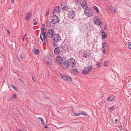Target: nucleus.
I'll list each match as a JSON object with an SVG mask.
<instances>
[{"label": "nucleus", "mask_w": 131, "mask_h": 131, "mask_svg": "<svg viewBox=\"0 0 131 131\" xmlns=\"http://www.w3.org/2000/svg\"><path fill=\"white\" fill-rule=\"evenodd\" d=\"M54 39H53L54 42L53 44L54 46L57 47V42L61 40L60 36L58 34H56L54 36Z\"/></svg>", "instance_id": "1"}, {"label": "nucleus", "mask_w": 131, "mask_h": 131, "mask_svg": "<svg viewBox=\"0 0 131 131\" xmlns=\"http://www.w3.org/2000/svg\"><path fill=\"white\" fill-rule=\"evenodd\" d=\"M92 68V66H89L87 67H85L83 70L82 74L84 75H86L89 73L91 71Z\"/></svg>", "instance_id": "2"}, {"label": "nucleus", "mask_w": 131, "mask_h": 131, "mask_svg": "<svg viewBox=\"0 0 131 131\" xmlns=\"http://www.w3.org/2000/svg\"><path fill=\"white\" fill-rule=\"evenodd\" d=\"M75 12L74 10H69L67 14V16L68 18L73 19L75 17Z\"/></svg>", "instance_id": "3"}, {"label": "nucleus", "mask_w": 131, "mask_h": 131, "mask_svg": "<svg viewBox=\"0 0 131 131\" xmlns=\"http://www.w3.org/2000/svg\"><path fill=\"white\" fill-rule=\"evenodd\" d=\"M94 23L97 25L100 26V28H101V27L102 25V23L98 17L96 16H95L94 17Z\"/></svg>", "instance_id": "4"}, {"label": "nucleus", "mask_w": 131, "mask_h": 131, "mask_svg": "<svg viewBox=\"0 0 131 131\" xmlns=\"http://www.w3.org/2000/svg\"><path fill=\"white\" fill-rule=\"evenodd\" d=\"M108 47L107 44L105 42H103L102 43V52L105 54L107 53L105 52V51L108 49Z\"/></svg>", "instance_id": "5"}, {"label": "nucleus", "mask_w": 131, "mask_h": 131, "mask_svg": "<svg viewBox=\"0 0 131 131\" xmlns=\"http://www.w3.org/2000/svg\"><path fill=\"white\" fill-rule=\"evenodd\" d=\"M84 12L86 15L88 17H90L93 14L92 9L88 8L85 9Z\"/></svg>", "instance_id": "6"}, {"label": "nucleus", "mask_w": 131, "mask_h": 131, "mask_svg": "<svg viewBox=\"0 0 131 131\" xmlns=\"http://www.w3.org/2000/svg\"><path fill=\"white\" fill-rule=\"evenodd\" d=\"M69 61L67 60H64V61L62 62L61 64L62 67L64 69H66L68 68L69 66Z\"/></svg>", "instance_id": "7"}, {"label": "nucleus", "mask_w": 131, "mask_h": 131, "mask_svg": "<svg viewBox=\"0 0 131 131\" xmlns=\"http://www.w3.org/2000/svg\"><path fill=\"white\" fill-rule=\"evenodd\" d=\"M51 22L54 24L58 23L59 21V17L56 15H53L52 17Z\"/></svg>", "instance_id": "8"}, {"label": "nucleus", "mask_w": 131, "mask_h": 131, "mask_svg": "<svg viewBox=\"0 0 131 131\" xmlns=\"http://www.w3.org/2000/svg\"><path fill=\"white\" fill-rule=\"evenodd\" d=\"M60 75L62 79L64 80L67 81H72V79L70 77H68L66 75L64 74H62L61 73L60 74Z\"/></svg>", "instance_id": "9"}, {"label": "nucleus", "mask_w": 131, "mask_h": 131, "mask_svg": "<svg viewBox=\"0 0 131 131\" xmlns=\"http://www.w3.org/2000/svg\"><path fill=\"white\" fill-rule=\"evenodd\" d=\"M65 59L64 58H61L59 56H58L56 58L57 61L58 63L59 64H61Z\"/></svg>", "instance_id": "10"}, {"label": "nucleus", "mask_w": 131, "mask_h": 131, "mask_svg": "<svg viewBox=\"0 0 131 131\" xmlns=\"http://www.w3.org/2000/svg\"><path fill=\"white\" fill-rule=\"evenodd\" d=\"M46 33H40V39L44 43L46 42Z\"/></svg>", "instance_id": "11"}, {"label": "nucleus", "mask_w": 131, "mask_h": 131, "mask_svg": "<svg viewBox=\"0 0 131 131\" xmlns=\"http://www.w3.org/2000/svg\"><path fill=\"white\" fill-rule=\"evenodd\" d=\"M83 56L85 58H88L90 57L91 54L89 51H84L83 53Z\"/></svg>", "instance_id": "12"}, {"label": "nucleus", "mask_w": 131, "mask_h": 131, "mask_svg": "<svg viewBox=\"0 0 131 131\" xmlns=\"http://www.w3.org/2000/svg\"><path fill=\"white\" fill-rule=\"evenodd\" d=\"M61 10L60 7L58 6H57L55 7L53 11V15L56 14V13L60 12Z\"/></svg>", "instance_id": "13"}, {"label": "nucleus", "mask_w": 131, "mask_h": 131, "mask_svg": "<svg viewBox=\"0 0 131 131\" xmlns=\"http://www.w3.org/2000/svg\"><path fill=\"white\" fill-rule=\"evenodd\" d=\"M71 63V66L72 67H74L76 65V62L75 60L73 58H71L69 59Z\"/></svg>", "instance_id": "14"}, {"label": "nucleus", "mask_w": 131, "mask_h": 131, "mask_svg": "<svg viewBox=\"0 0 131 131\" xmlns=\"http://www.w3.org/2000/svg\"><path fill=\"white\" fill-rule=\"evenodd\" d=\"M80 4L82 7L85 9L88 8V5L85 1L84 0L82 2H81Z\"/></svg>", "instance_id": "15"}, {"label": "nucleus", "mask_w": 131, "mask_h": 131, "mask_svg": "<svg viewBox=\"0 0 131 131\" xmlns=\"http://www.w3.org/2000/svg\"><path fill=\"white\" fill-rule=\"evenodd\" d=\"M54 53L56 55L59 54L60 51V48L59 47H58L54 49Z\"/></svg>", "instance_id": "16"}, {"label": "nucleus", "mask_w": 131, "mask_h": 131, "mask_svg": "<svg viewBox=\"0 0 131 131\" xmlns=\"http://www.w3.org/2000/svg\"><path fill=\"white\" fill-rule=\"evenodd\" d=\"M31 15L32 14L31 12L27 14L25 16V19L28 21H29L31 17Z\"/></svg>", "instance_id": "17"}, {"label": "nucleus", "mask_w": 131, "mask_h": 131, "mask_svg": "<svg viewBox=\"0 0 131 131\" xmlns=\"http://www.w3.org/2000/svg\"><path fill=\"white\" fill-rule=\"evenodd\" d=\"M115 98V97L114 96L112 95L108 97L107 99V100L108 102H112L114 100Z\"/></svg>", "instance_id": "18"}, {"label": "nucleus", "mask_w": 131, "mask_h": 131, "mask_svg": "<svg viewBox=\"0 0 131 131\" xmlns=\"http://www.w3.org/2000/svg\"><path fill=\"white\" fill-rule=\"evenodd\" d=\"M71 72L74 74H77L78 73V70L76 69H73L71 70Z\"/></svg>", "instance_id": "19"}, {"label": "nucleus", "mask_w": 131, "mask_h": 131, "mask_svg": "<svg viewBox=\"0 0 131 131\" xmlns=\"http://www.w3.org/2000/svg\"><path fill=\"white\" fill-rule=\"evenodd\" d=\"M68 45H66L64 46H63L62 47H61V51L62 52L63 51V50H64L63 51H64L65 50H66L67 49H68Z\"/></svg>", "instance_id": "20"}, {"label": "nucleus", "mask_w": 131, "mask_h": 131, "mask_svg": "<svg viewBox=\"0 0 131 131\" xmlns=\"http://www.w3.org/2000/svg\"><path fill=\"white\" fill-rule=\"evenodd\" d=\"M32 52L36 55L38 54L39 53V51L38 49H36V48H34L32 50Z\"/></svg>", "instance_id": "21"}, {"label": "nucleus", "mask_w": 131, "mask_h": 131, "mask_svg": "<svg viewBox=\"0 0 131 131\" xmlns=\"http://www.w3.org/2000/svg\"><path fill=\"white\" fill-rule=\"evenodd\" d=\"M110 63V61L109 60H108L106 61L104 63V66L105 67H107L108 66Z\"/></svg>", "instance_id": "22"}, {"label": "nucleus", "mask_w": 131, "mask_h": 131, "mask_svg": "<svg viewBox=\"0 0 131 131\" xmlns=\"http://www.w3.org/2000/svg\"><path fill=\"white\" fill-rule=\"evenodd\" d=\"M110 10L113 13H115L116 12L115 9L114 7L113 6H111L109 8Z\"/></svg>", "instance_id": "23"}, {"label": "nucleus", "mask_w": 131, "mask_h": 131, "mask_svg": "<svg viewBox=\"0 0 131 131\" xmlns=\"http://www.w3.org/2000/svg\"><path fill=\"white\" fill-rule=\"evenodd\" d=\"M46 35L49 37L51 38L53 36V33H46Z\"/></svg>", "instance_id": "24"}, {"label": "nucleus", "mask_w": 131, "mask_h": 131, "mask_svg": "<svg viewBox=\"0 0 131 131\" xmlns=\"http://www.w3.org/2000/svg\"><path fill=\"white\" fill-rule=\"evenodd\" d=\"M70 7L68 6H66L63 7L62 8V9L63 10H67L68 9H69Z\"/></svg>", "instance_id": "25"}, {"label": "nucleus", "mask_w": 131, "mask_h": 131, "mask_svg": "<svg viewBox=\"0 0 131 131\" xmlns=\"http://www.w3.org/2000/svg\"><path fill=\"white\" fill-rule=\"evenodd\" d=\"M107 37V35L106 33H103L102 35V39H104L106 38Z\"/></svg>", "instance_id": "26"}, {"label": "nucleus", "mask_w": 131, "mask_h": 131, "mask_svg": "<svg viewBox=\"0 0 131 131\" xmlns=\"http://www.w3.org/2000/svg\"><path fill=\"white\" fill-rule=\"evenodd\" d=\"M96 66H97V67L98 68L102 65V64L101 62H98L97 63Z\"/></svg>", "instance_id": "27"}, {"label": "nucleus", "mask_w": 131, "mask_h": 131, "mask_svg": "<svg viewBox=\"0 0 131 131\" xmlns=\"http://www.w3.org/2000/svg\"><path fill=\"white\" fill-rule=\"evenodd\" d=\"M54 30L53 29H49L48 31V33H54Z\"/></svg>", "instance_id": "28"}, {"label": "nucleus", "mask_w": 131, "mask_h": 131, "mask_svg": "<svg viewBox=\"0 0 131 131\" xmlns=\"http://www.w3.org/2000/svg\"><path fill=\"white\" fill-rule=\"evenodd\" d=\"M10 86L15 90H17V89L16 87L13 84H11L10 85Z\"/></svg>", "instance_id": "29"}, {"label": "nucleus", "mask_w": 131, "mask_h": 131, "mask_svg": "<svg viewBox=\"0 0 131 131\" xmlns=\"http://www.w3.org/2000/svg\"><path fill=\"white\" fill-rule=\"evenodd\" d=\"M80 115H82L84 116H86V115H87V113H85L81 112H80Z\"/></svg>", "instance_id": "30"}, {"label": "nucleus", "mask_w": 131, "mask_h": 131, "mask_svg": "<svg viewBox=\"0 0 131 131\" xmlns=\"http://www.w3.org/2000/svg\"><path fill=\"white\" fill-rule=\"evenodd\" d=\"M115 109V107L114 106H113L109 109V110L110 111L114 110Z\"/></svg>", "instance_id": "31"}, {"label": "nucleus", "mask_w": 131, "mask_h": 131, "mask_svg": "<svg viewBox=\"0 0 131 131\" xmlns=\"http://www.w3.org/2000/svg\"><path fill=\"white\" fill-rule=\"evenodd\" d=\"M128 46L129 48L131 49V42H129L128 43Z\"/></svg>", "instance_id": "32"}, {"label": "nucleus", "mask_w": 131, "mask_h": 131, "mask_svg": "<svg viewBox=\"0 0 131 131\" xmlns=\"http://www.w3.org/2000/svg\"><path fill=\"white\" fill-rule=\"evenodd\" d=\"M45 27H43L41 30V31L43 32V33H46V32H45Z\"/></svg>", "instance_id": "33"}, {"label": "nucleus", "mask_w": 131, "mask_h": 131, "mask_svg": "<svg viewBox=\"0 0 131 131\" xmlns=\"http://www.w3.org/2000/svg\"><path fill=\"white\" fill-rule=\"evenodd\" d=\"M12 97L14 99L16 97V95L15 94H14L12 95Z\"/></svg>", "instance_id": "34"}, {"label": "nucleus", "mask_w": 131, "mask_h": 131, "mask_svg": "<svg viewBox=\"0 0 131 131\" xmlns=\"http://www.w3.org/2000/svg\"><path fill=\"white\" fill-rule=\"evenodd\" d=\"M18 79L19 80V81H20V82H21L22 83H24V81H23V80H22L21 79L19 78V79Z\"/></svg>", "instance_id": "35"}, {"label": "nucleus", "mask_w": 131, "mask_h": 131, "mask_svg": "<svg viewBox=\"0 0 131 131\" xmlns=\"http://www.w3.org/2000/svg\"><path fill=\"white\" fill-rule=\"evenodd\" d=\"M27 34H26L23 37V41H24V39H25V37L26 36H27Z\"/></svg>", "instance_id": "36"}, {"label": "nucleus", "mask_w": 131, "mask_h": 131, "mask_svg": "<svg viewBox=\"0 0 131 131\" xmlns=\"http://www.w3.org/2000/svg\"><path fill=\"white\" fill-rule=\"evenodd\" d=\"M41 124L42 125H44V124H45V123L43 119L42 120V121H41Z\"/></svg>", "instance_id": "37"}, {"label": "nucleus", "mask_w": 131, "mask_h": 131, "mask_svg": "<svg viewBox=\"0 0 131 131\" xmlns=\"http://www.w3.org/2000/svg\"><path fill=\"white\" fill-rule=\"evenodd\" d=\"M38 118L41 121H42V120L43 119V118L39 117H38Z\"/></svg>", "instance_id": "38"}, {"label": "nucleus", "mask_w": 131, "mask_h": 131, "mask_svg": "<svg viewBox=\"0 0 131 131\" xmlns=\"http://www.w3.org/2000/svg\"><path fill=\"white\" fill-rule=\"evenodd\" d=\"M43 125V126L45 128H47L48 127L47 126L45 125V124L44 125Z\"/></svg>", "instance_id": "39"}, {"label": "nucleus", "mask_w": 131, "mask_h": 131, "mask_svg": "<svg viewBox=\"0 0 131 131\" xmlns=\"http://www.w3.org/2000/svg\"><path fill=\"white\" fill-rule=\"evenodd\" d=\"M80 113H76V115H75V116H78L80 115Z\"/></svg>", "instance_id": "40"}, {"label": "nucleus", "mask_w": 131, "mask_h": 131, "mask_svg": "<svg viewBox=\"0 0 131 131\" xmlns=\"http://www.w3.org/2000/svg\"><path fill=\"white\" fill-rule=\"evenodd\" d=\"M95 10V11L96 12L98 13L99 12V10L98 8H97Z\"/></svg>", "instance_id": "41"}, {"label": "nucleus", "mask_w": 131, "mask_h": 131, "mask_svg": "<svg viewBox=\"0 0 131 131\" xmlns=\"http://www.w3.org/2000/svg\"><path fill=\"white\" fill-rule=\"evenodd\" d=\"M100 32V33H105V31L103 30H101V31Z\"/></svg>", "instance_id": "42"}, {"label": "nucleus", "mask_w": 131, "mask_h": 131, "mask_svg": "<svg viewBox=\"0 0 131 131\" xmlns=\"http://www.w3.org/2000/svg\"><path fill=\"white\" fill-rule=\"evenodd\" d=\"M97 8V7L96 6H94V7H93V8L95 9V10Z\"/></svg>", "instance_id": "43"}, {"label": "nucleus", "mask_w": 131, "mask_h": 131, "mask_svg": "<svg viewBox=\"0 0 131 131\" xmlns=\"http://www.w3.org/2000/svg\"><path fill=\"white\" fill-rule=\"evenodd\" d=\"M49 10L47 12V13L46 14V15L47 16L48 15H49Z\"/></svg>", "instance_id": "44"}, {"label": "nucleus", "mask_w": 131, "mask_h": 131, "mask_svg": "<svg viewBox=\"0 0 131 131\" xmlns=\"http://www.w3.org/2000/svg\"><path fill=\"white\" fill-rule=\"evenodd\" d=\"M73 114H74V115L75 116L76 114V112L75 111H74L73 112Z\"/></svg>", "instance_id": "45"}, {"label": "nucleus", "mask_w": 131, "mask_h": 131, "mask_svg": "<svg viewBox=\"0 0 131 131\" xmlns=\"http://www.w3.org/2000/svg\"><path fill=\"white\" fill-rule=\"evenodd\" d=\"M11 3H13L14 2V0H11Z\"/></svg>", "instance_id": "46"}, {"label": "nucleus", "mask_w": 131, "mask_h": 131, "mask_svg": "<svg viewBox=\"0 0 131 131\" xmlns=\"http://www.w3.org/2000/svg\"><path fill=\"white\" fill-rule=\"evenodd\" d=\"M37 24V22L36 21L34 23V25H35Z\"/></svg>", "instance_id": "47"}, {"label": "nucleus", "mask_w": 131, "mask_h": 131, "mask_svg": "<svg viewBox=\"0 0 131 131\" xmlns=\"http://www.w3.org/2000/svg\"><path fill=\"white\" fill-rule=\"evenodd\" d=\"M119 129H120V130H121L122 129V127H119Z\"/></svg>", "instance_id": "48"}, {"label": "nucleus", "mask_w": 131, "mask_h": 131, "mask_svg": "<svg viewBox=\"0 0 131 131\" xmlns=\"http://www.w3.org/2000/svg\"><path fill=\"white\" fill-rule=\"evenodd\" d=\"M43 27H45V25L44 24H43Z\"/></svg>", "instance_id": "49"}, {"label": "nucleus", "mask_w": 131, "mask_h": 131, "mask_svg": "<svg viewBox=\"0 0 131 131\" xmlns=\"http://www.w3.org/2000/svg\"><path fill=\"white\" fill-rule=\"evenodd\" d=\"M7 33H10V31L9 30H7Z\"/></svg>", "instance_id": "50"}, {"label": "nucleus", "mask_w": 131, "mask_h": 131, "mask_svg": "<svg viewBox=\"0 0 131 131\" xmlns=\"http://www.w3.org/2000/svg\"><path fill=\"white\" fill-rule=\"evenodd\" d=\"M20 58L21 59H22L23 58V57L22 56H20Z\"/></svg>", "instance_id": "51"}, {"label": "nucleus", "mask_w": 131, "mask_h": 131, "mask_svg": "<svg viewBox=\"0 0 131 131\" xmlns=\"http://www.w3.org/2000/svg\"><path fill=\"white\" fill-rule=\"evenodd\" d=\"M115 121L116 122H117V119H115Z\"/></svg>", "instance_id": "52"}, {"label": "nucleus", "mask_w": 131, "mask_h": 131, "mask_svg": "<svg viewBox=\"0 0 131 131\" xmlns=\"http://www.w3.org/2000/svg\"><path fill=\"white\" fill-rule=\"evenodd\" d=\"M75 1H76L77 2H79V0H76Z\"/></svg>", "instance_id": "53"}, {"label": "nucleus", "mask_w": 131, "mask_h": 131, "mask_svg": "<svg viewBox=\"0 0 131 131\" xmlns=\"http://www.w3.org/2000/svg\"><path fill=\"white\" fill-rule=\"evenodd\" d=\"M32 80H33V81H34V78L33 77H32Z\"/></svg>", "instance_id": "54"}, {"label": "nucleus", "mask_w": 131, "mask_h": 131, "mask_svg": "<svg viewBox=\"0 0 131 131\" xmlns=\"http://www.w3.org/2000/svg\"><path fill=\"white\" fill-rule=\"evenodd\" d=\"M36 20V19H33V20H34V21H35V20Z\"/></svg>", "instance_id": "55"}, {"label": "nucleus", "mask_w": 131, "mask_h": 131, "mask_svg": "<svg viewBox=\"0 0 131 131\" xmlns=\"http://www.w3.org/2000/svg\"><path fill=\"white\" fill-rule=\"evenodd\" d=\"M19 131H23L21 129H20L19 130Z\"/></svg>", "instance_id": "56"}, {"label": "nucleus", "mask_w": 131, "mask_h": 131, "mask_svg": "<svg viewBox=\"0 0 131 131\" xmlns=\"http://www.w3.org/2000/svg\"><path fill=\"white\" fill-rule=\"evenodd\" d=\"M5 29V28H3V29Z\"/></svg>", "instance_id": "57"}, {"label": "nucleus", "mask_w": 131, "mask_h": 131, "mask_svg": "<svg viewBox=\"0 0 131 131\" xmlns=\"http://www.w3.org/2000/svg\"><path fill=\"white\" fill-rule=\"evenodd\" d=\"M48 64H49V63L48 62Z\"/></svg>", "instance_id": "58"}, {"label": "nucleus", "mask_w": 131, "mask_h": 131, "mask_svg": "<svg viewBox=\"0 0 131 131\" xmlns=\"http://www.w3.org/2000/svg\"><path fill=\"white\" fill-rule=\"evenodd\" d=\"M2 68H1V69L2 70Z\"/></svg>", "instance_id": "59"}, {"label": "nucleus", "mask_w": 131, "mask_h": 131, "mask_svg": "<svg viewBox=\"0 0 131 131\" xmlns=\"http://www.w3.org/2000/svg\"><path fill=\"white\" fill-rule=\"evenodd\" d=\"M3 32H5V31H4Z\"/></svg>", "instance_id": "60"}]
</instances>
